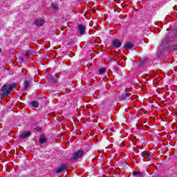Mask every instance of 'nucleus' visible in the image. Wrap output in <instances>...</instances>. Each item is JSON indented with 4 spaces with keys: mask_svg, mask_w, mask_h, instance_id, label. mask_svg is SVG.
Wrapping results in <instances>:
<instances>
[{
    "mask_svg": "<svg viewBox=\"0 0 177 177\" xmlns=\"http://www.w3.org/2000/svg\"><path fill=\"white\" fill-rule=\"evenodd\" d=\"M13 88H16V84H15V83H13L12 84H8V85H4L1 88V92H3L1 93V96L3 97H5V96H8L9 95V93H10V92H12V89H13Z\"/></svg>",
    "mask_w": 177,
    "mask_h": 177,
    "instance_id": "nucleus-1",
    "label": "nucleus"
},
{
    "mask_svg": "<svg viewBox=\"0 0 177 177\" xmlns=\"http://www.w3.org/2000/svg\"><path fill=\"white\" fill-rule=\"evenodd\" d=\"M84 154H85L84 151H76L72 156V158H71L72 161H74L75 160H78V158H82V157L84 156Z\"/></svg>",
    "mask_w": 177,
    "mask_h": 177,
    "instance_id": "nucleus-2",
    "label": "nucleus"
},
{
    "mask_svg": "<svg viewBox=\"0 0 177 177\" xmlns=\"http://www.w3.org/2000/svg\"><path fill=\"white\" fill-rule=\"evenodd\" d=\"M67 168H68V166H67V165L62 164L58 169H57L56 173L61 174V172H63V171H64L65 169H67Z\"/></svg>",
    "mask_w": 177,
    "mask_h": 177,
    "instance_id": "nucleus-3",
    "label": "nucleus"
},
{
    "mask_svg": "<svg viewBox=\"0 0 177 177\" xmlns=\"http://www.w3.org/2000/svg\"><path fill=\"white\" fill-rule=\"evenodd\" d=\"M112 45L115 49H118V48L121 47L122 43L120 40L115 39L113 41Z\"/></svg>",
    "mask_w": 177,
    "mask_h": 177,
    "instance_id": "nucleus-4",
    "label": "nucleus"
},
{
    "mask_svg": "<svg viewBox=\"0 0 177 177\" xmlns=\"http://www.w3.org/2000/svg\"><path fill=\"white\" fill-rule=\"evenodd\" d=\"M78 30L80 35H85V26L84 25H78Z\"/></svg>",
    "mask_w": 177,
    "mask_h": 177,
    "instance_id": "nucleus-5",
    "label": "nucleus"
},
{
    "mask_svg": "<svg viewBox=\"0 0 177 177\" xmlns=\"http://www.w3.org/2000/svg\"><path fill=\"white\" fill-rule=\"evenodd\" d=\"M30 135H31V132L25 131V132L21 133L19 135V138H21V139H26V138H28V136H30Z\"/></svg>",
    "mask_w": 177,
    "mask_h": 177,
    "instance_id": "nucleus-6",
    "label": "nucleus"
},
{
    "mask_svg": "<svg viewBox=\"0 0 177 177\" xmlns=\"http://www.w3.org/2000/svg\"><path fill=\"white\" fill-rule=\"evenodd\" d=\"M141 156L144 158H149V160L153 158V156H151V153H149L147 151H144V152L141 153Z\"/></svg>",
    "mask_w": 177,
    "mask_h": 177,
    "instance_id": "nucleus-7",
    "label": "nucleus"
},
{
    "mask_svg": "<svg viewBox=\"0 0 177 177\" xmlns=\"http://www.w3.org/2000/svg\"><path fill=\"white\" fill-rule=\"evenodd\" d=\"M35 23H36V26H39V27H41V26H44V23H45V20L44 19H37Z\"/></svg>",
    "mask_w": 177,
    "mask_h": 177,
    "instance_id": "nucleus-8",
    "label": "nucleus"
},
{
    "mask_svg": "<svg viewBox=\"0 0 177 177\" xmlns=\"http://www.w3.org/2000/svg\"><path fill=\"white\" fill-rule=\"evenodd\" d=\"M120 99H127L129 100L131 99V95H129V93H124L121 95Z\"/></svg>",
    "mask_w": 177,
    "mask_h": 177,
    "instance_id": "nucleus-9",
    "label": "nucleus"
},
{
    "mask_svg": "<svg viewBox=\"0 0 177 177\" xmlns=\"http://www.w3.org/2000/svg\"><path fill=\"white\" fill-rule=\"evenodd\" d=\"M132 48H133V44L131 42L127 43L124 45V49H126V50H128V49H132Z\"/></svg>",
    "mask_w": 177,
    "mask_h": 177,
    "instance_id": "nucleus-10",
    "label": "nucleus"
},
{
    "mask_svg": "<svg viewBox=\"0 0 177 177\" xmlns=\"http://www.w3.org/2000/svg\"><path fill=\"white\" fill-rule=\"evenodd\" d=\"M50 80L51 81L52 84H56V82H57V77H56V76H51L50 77Z\"/></svg>",
    "mask_w": 177,
    "mask_h": 177,
    "instance_id": "nucleus-11",
    "label": "nucleus"
},
{
    "mask_svg": "<svg viewBox=\"0 0 177 177\" xmlns=\"http://www.w3.org/2000/svg\"><path fill=\"white\" fill-rule=\"evenodd\" d=\"M39 143L42 144V143H45V142H46V138L44 137V136H41L39 138Z\"/></svg>",
    "mask_w": 177,
    "mask_h": 177,
    "instance_id": "nucleus-12",
    "label": "nucleus"
},
{
    "mask_svg": "<svg viewBox=\"0 0 177 177\" xmlns=\"http://www.w3.org/2000/svg\"><path fill=\"white\" fill-rule=\"evenodd\" d=\"M31 106H32V107H35V109H37V107H38L39 104L38 102L37 101H33L32 102H30Z\"/></svg>",
    "mask_w": 177,
    "mask_h": 177,
    "instance_id": "nucleus-13",
    "label": "nucleus"
},
{
    "mask_svg": "<svg viewBox=\"0 0 177 177\" xmlns=\"http://www.w3.org/2000/svg\"><path fill=\"white\" fill-rule=\"evenodd\" d=\"M133 176H143V173L133 172Z\"/></svg>",
    "mask_w": 177,
    "mask_h": 177,
    "instance_id": "nucleus-14",
    "label": "nucleus"
},
{
    "mask_svg": "<svg viewBox=\"0 0 177 177\" xmlns=\"http://www.w3.org/2000/svg\"><path fill=\"white\" fill-rule=\"evenodd\" d=\"M30 55H32V50H28L26 52L25 56H30Z\"/></svg>",
    "mask_w": 177,
    "mask_h": 177,
    "instance_id": "nucleus-15",
    "label": "nucleus"
},
{
    "mask_svg": "<svg viewBox=\"0 0 177 177\" xmlns=\"http://www.w3.org/2000/svg\"><path fill=\"white\" fill-rule=\"evenodd\" d=\"M100 74H104L106 73V68H102L100 69Z\"/></svg>",
    "mask_w": 177,
    "mask_h": 177,
    "instance_id": "nucleus-16",
    "label": "nucleus"
},
{
    "mask_svg": "<svg viewBox=\"0 0 177 177\" xmlns=\"http://www.w3.org/2000/svg\"><path fill=\"white\" fill-rule=\"evenodd\" d=\"M30 86V82L26 81L25 82V89H27Z\"/></svg>",
    "mask_w": 177,
    "mask_h": 177,
    "instance_id": "nucleus-17",
    "label": "nucleus"
},
{
    "mask_svg": "<svg viewBox=\"0 0 177 177\" xmlns=\"http://www.w3.org/2000/svg\"><path fill=\"white\" fill-rule=\"evenodd\" d=\"M164 50V44H162L158 48V50Z\"/></svg>",
    "mask_w": 177,
    "mask_h": 177,
    "instance_id": "nucleus-18",
    "label": "nucleus"
},
{
    "mask_svg": "<svg viewBox=\"0 0 177 177\" xmlns=\"http://www.w3.org/2000/svg\"><path fill=\"white\" fill-rule=\"evenodd\" d=\"M53 9L57 10V5L53 4Z\"/></svg>",
    "mask_w": 177,
    "mask_h": 177,
    "instance_id": "nucleus-19",
    "label": "nucleus"
},
{
    "mask_svg": "<svg viewBox=\"0 0 177 177\" xmlns=\"http://www.w3.org/2000/svg\"><path fill=\"white\" fill-rule=\"evenodd\" d=\"M0 52H2V49L0 48Z\"/></svg>",
    "mask_w": 177,
    "mask_h": 177,
    "instance_id": "nucleus-20",
    "label": "nucleus"
}]
</instances>
